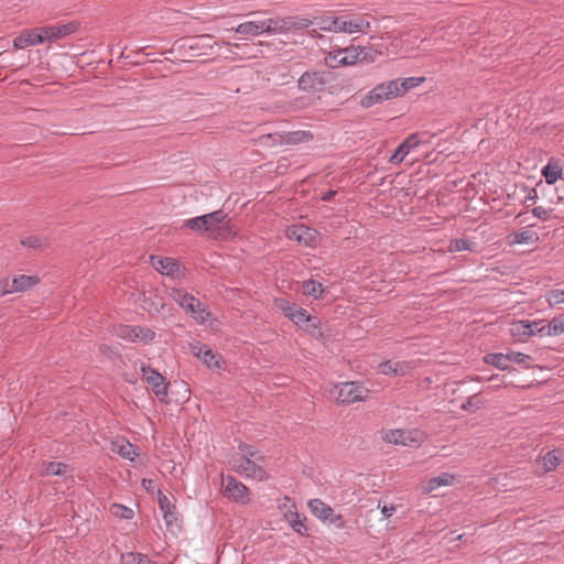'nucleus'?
<instances>
[{
    "mask_svg": "<svg viewBox=\"0 0 564 564\" xmlns=\"http://www.w3.org/2000/svg\"><path fill=\"white\" fill-rule=\"evenodd\" d=\"M313 24H315L321 31L346 34H365L368 33L371 28V23L366 15H357L352 13L316 17Z\"/></svg>",
    "mask_w": 564,
    "mask_h": 564,
    "instance_id": "obj_1",
    "label": "nucleus"
},
{
    "mask_svg": "<svg viewBox=\"0 0 564 564\" xmlns=\"http://www.w3.org/2000/svg\"><path fill=\"white\" fill-rule=\"evenodd\" d=\"M184 227L200 235H206L209 238L217 239L229 232L230 219L224 210L219 209L186 219Z\"/></svg>",
    "mask_w": 564,
    "mask_h": 564,
    "instance_id": "obj_2",
    "label": "nucleus"
},
{
    "mask_svg": "<svg viewBox=\"0 0 564 564\" xmlns=\"http://www.w3.org/2000/svg\"><path fill=\"white\" fill-rule=\"evenodd\" d=\"M170 296L198 324H205L212 316L207 305L183 289H171Z\"/></svg>",
    "mask_w": 564,
    "mask_h": 564,
    "instance_id": "obj_3",
    "label": "nucleus"
},
{
    "mask_svg": "<svg viewBox=\"0 0 564 564\" xmlns=\"http://www.w3.org/2000/svg\"><path fill=\"white\" fill-rule=\"evenodd\" d=\"M313 133L307 130L282 131L262 134L257 139L261 147L273 148L276 145H295L313 140Z\"/></svg>",
    "mask_w": 564,
    "mask_h": 564,
    "instance_id": "obj_4",
    "label": "nucleus"
},
{
    "mask_svg": "<svg viewBox=\"0 0 564 564\" xmlns=\"http://www.w3.org/2000/svg\"><path fill=\"white\" fill-rule=\"evenodd\" d=\"M329 394L337 403L349 404L366 400L369 390L362 383L349 381L336 384Z\"/></svg>",
    "mask_w": 564,
    "mask_h": 564,
    "instance_id": "obj_5",
    "label": "nucleus"
},
{
    "mask_svg": "<svg viewBox=\"0 0 564 564\" xmlns=\"http://www.w3.org/2000/svg\"><path fill=\"white\" fill-rule=\"evenodd\" d=\"M367 58V47L350 46L346 48H338L329 52L325 58V65L330 68H337L339 66L354 65L358 61Z\"/></svg>",
    "mask_w": 564,
    "mask_h": 564,
    "instance_id": "obj_6",
    "label": "nucleus"
},
{
    "mask_svg": "<svg viewBox=\"0 0 564 564\" xmlns=\"http://www.w3.org/2000/svg\"><path fill=\"white\" fill-rule=\"evenodd\" d=\"M329 83V73L319 69L305 70L297 79V89L312 96H319Z\"/></svg>",
    "mask_w": 564,
    "mask_h": 564,
    "instance_id": "obj_7",
    "label": "nucleus"
},
{
    "mask_svg": "<svg viewBox=\"0 0 564 564\" xmlns=\"http://www.w3.org/2000/svg\"><path fill=\"white\" fill-rule=\"evenodd\" d=\"M382 440L389 444L417 447L426 440V434L419 429H395L382 432Z\"/></svg>",
    "mask_w": 564,
    "mask_h": 564,
    "instance_id": "obj_8",
    "label": "nucleus"
},
{
    "mask_svg": "<svg viewBox=\"0 0 564 564\" xmlns=\"http://www.w3.org/2000/svg\"><path fill=\"white\" fill-rule=\"evenodd\" d=\"M285 29V22L280 19H265L247 21L236 28V32L243 35L258 36L261 34H276Z\"/></svg>",
    "mask_w": 564,
    "mask_h": 564,
    "instance_id": "obj_9",
    "label": "nucleus"
},
{
    "mask_svg": "<svg viewBox=\"0 0 564 564\" xmlns=\"http://www.w3.org/2000/svg\"><path fill=\"white\" fill-rule=\"evenodd\" d=\"M141 373L143 380L147 382L151 391L159 398L160 401H164L169 395L170 386L165 377L150 365H142Z\"/></svg>",
    "mask_w": 564,
    "mask_h": 564,
    "instance_id": "obj_10",
    "label": "nucleus"
},
{
    "mask_svg": "<svg viewBox=\"0 0 564 564\" xmlns=\"http://www.w3.org/2000/svg\"><path fill=\"white\" fill-rule=\"evenodd\" d=\"M510 335L517 340H524L534 335L546 336V328L542 321H514L510 325Z\"/></svg>",
    "mask_w": 564,
    "mask_h": 564,
    "instance_id": "obj_11",
    "label": "nucleus"
},
{
    "mask_svg": "<svg viewBox=\"0 0 564 564\" xmlns=\"http://www.w3.org/2000/svg\"><path fill=\"white\" fill-rule=\"evenodd\" d=\"M392 80L377 85L365 97L361 98L360 105L364 108H370L386 100L398 97Z\"/></svg>",
    "mask_w": 564,
    "mask_h": 564,
    "instance_id": "obj_12",
    "label": "nucleus"
},
{
    "mask_svg": "<svg viewBox=\"0 0 564 564\" xmlns=\"http://www.w3.org/2000/svg\"><path fill=\"white\" fill-rule=\"evenodd\" d=\"M116 335L131 343L149 344L155 338V333L145 326L120 325Z\"/></svg>",
    "mask_w": 564,
    "mask_h": 564,
    "instance_id": "obj_13",
    "label": "nucleus"
},
{
    "mask_svg": "<svg viewBox=\"0 0 564 564\" xmlns=\"http://www.w3.org/2000/svg\"><path fill=\"white\" fill-rule=\"evenodd\" d=\"M426 133H412L405 138L402 143L395 149L389 159V163L392 165H399L403 162L408 154L415 150L422 143L427 142L424 140Z\"/></svg>",
    "mask_w": 564,
    "mask_h": 564,
    "instance_id": "obj_14",
    "label": "nucleus"
},
{
    "mask_svg": "<svg viewBox=\"0 0 564 564\" xmlns=\"http://www.w3.org/2000/svg\"><path fill=\"white\" fill-rule=\"evenodd\" d=\"M232 469L247 477L258 481H262L268 478L267 471L252 459H246L242 457H234L231 460Z\"/></svg>",
    "mask_w": 564,
    "mask_h": 564,
    "instance_id": "obj_15",
    "label": "nucleus"
},
{
    "mask_svg": "<svg viewBox=\"0 0 564 564\" xmlns=\"http://www.w3.org/2000/svg\"><path fill=\"white\" fill-rule=\"evenodd\" d=\"M224 491L231 500L247 505L250 502L249 489L232 476H224L221 481Z\"/></svg>",
    "mask_w": 564,
    "mask_h": 564,
    "instance_id": "obj_16",
    "label": "nucleus"
},
{
    "mask_svg": "<svg viewBox=\"0 0 564 564\" xmlns=\"http://www.w3.org/2000/svg\"><path fill=\"white\" fill-rule=\"evenodd\" d=\"M285 236L290 240H295L302 246L311 247L315 245L317 240V232L316 230L303 225H292L286 228Z\"/></svg>",
    "mask_w": 564,
    "mask_h": 564,
    "instance_id": "obj_17",
    "label": "nucleus"
},
{
    "mask_svg": "<svg viewBox=\"0 0 564 564\" xmlns=\"http://www.w3.org/2000/svg\"><path fill=\"white\" fill-rule=\"evenodd\" d=\"M39 283V278L36 275H17L10 282L8 279L3 281L2 285V294H10L15 292H25L32 286Z\"/></svg>",
    "mask_w": 564,
    "mask_h": 564,
    "instance_id": "obj_18",
    "label": "nucleus"
},
{
    "mask_svg": "<svg viewBox=\"0 0 564 564\" xmlns=\"http://www.w3.org/2000/svg\"><path fill=\"white\" fill-rule=\"evenodd\" d=\"M44 34L42 28L25 30L20 35L14 37L13 45L18 50H23L29 46H35L44 43Z\"/></svg>",
    "mask_w": 564,
    "mask_h": 564,
    "instance_id": "obj_19",
    "label": "nucleus"
},
{
    "mask_svg": "<svg viewBox=\"0 0 564 564\" xmlns=\"http://www.w3.org/2000/svg\"><path fill=\"white\" fill-rule=\"evenodd\" d=\"M311 512L323 521L336 522L340 516H336L334 509L321 499H311L308 501Z\"/></svg>",
    "mask_w": 564,
    "mask_h": 564,
    "instance_id": "obj_20",
    "label": "nucleus"
},
{
    "mask_svg": "<svg viewBox=\"0 0 564 564\" xmlns=\"http://www.w3.org/2000/svg\"><path fill=\"white\" fill-rule=\"evenodd\" d=\"M78 28L77 23L57 24L42 28L45 41H55L73 34Z\"/></svg>",
    "mask_w": 564,
    "mask_h": 564,
    "instance_id": "obj_21",
    "label": "nucleus"
},
{
    "mask_svg": "<svg viewBox=\"0 0 564 564\" xmlns=\"http://www.w3.org/2000/svg\"><path fill=\"white\" fill-rule=\"evenodd\" d=\"M379 372L384 376H405L413 369L410 361L386 360L378 366Z\"/></svg>",
    "mask_w": 564,
    "mask_h": 564,
    "instance_id": "obj_22",
    "label": "nucleus"
},
{
    "mask_svg": "<svg viewBox=\"0 0 564 564\" xmlns=\"http://www.w3.org/2000/svg\"><path fill=\"white\" fill-rule=\"evenodd\" d=\"M150 262L158 272L169 276H175L180 270L178 262L172 258L151 256Z\"/></svg>",
    "mask_w": 564,
    "mask_h": 564,
    "instance_id": "obj_23",
    "label": "nucleus"
},
{
    "mask_svg": "<svg viewBox=\"0 0 564 564\" xmlns=\"http://www.w3.org/2000/svg\"><path fill=\"white\" fill-rule=\"evenodd\" d=\"M111 451L131 462L139 455V448L124 438L112 441Z\"/></svg>",
    "mask_w": 564,
    "mask_h": 564,
    "instance_id": "obj_24",
    "label": "nucleus"
},
{
    "mask_svg": "<svg viewBox=\"0 0 564 564\" xmlns=\"http://www.w3.org/2000/svg\"><path fill=\"white\" fill-rule=\"evenodd\" d=\"M159 508L167 527L176 522V507L162 491H159Z\"/></svg>",
    "mask_w": 564,
    "mask_h": 564,
    "instance_id": "obj_25",
    "label": "nucleus"
},
{
    "mask_svg": "<svg viewBox=\"0 0 564 564\" xmlns=\"http://www.w3.org/2000/svg\"><path fill=\"white\" fill-rule=\"evenodd\" d=\"M563 174V166L561 162L551 158L545 166L542 169V175L545 182L550 185L555 184Z\"/></svg>",
    "mask_w": 564,
    "mask_h": 564,
    "instance_id": "obj_26",
    "label": "nucleus"
},
{
    "mask_svg": "<svg viewBox=\"0 0 564 564\" xmlns=\"http://www.w3.org/2000/svg\"><path fill=\"white\" fill-rule=\"evenodd\" d=\"M563 462L564 454L558 449L550 451L538 459V464L542 466L543 473H549L555 469Z\"/></svg>",
    "mask_w": 564,
    "mask_h": 564,
    "instance_id": "obj_27",
    "label": "nucleus"
},
{
    "mask_svg": "<svg viewBox=\"0 0 564 564\" xmlns=\"http://www.w3.org/2000/svg\"><path fill=\"white\" fill-rule=\"evenodd\" d=\"M425 82V77H405V78H397L393 79L392 83L395 85L394 90L397 96H403L409 90L419 87L421 84Z\"/></svg>",
    "mask_w": 564,
    "mask_h": 564,
    "instance_id": "obj_28",
    "label": "nucleus"
},
{
    "mask_svg": "<svg viewBox=\"0 0 564 564\" xmlns=\"http://www.w3.org/2000/svg\"><path fill=\"white\" fill-rule=\"evenodd\" d=\"M192 349L194 351V355L202 359L204 364H206L208 367L217 366L218 365V358L217 355L213 352L210 348H208L206 345H202L199 343L192 346Z\"/></svg>",
    "mask_w": 564,
    "mask_h": 564,
    "instance_id": "obj_29",
    "label": "nucleus"
},
{
    "mask_svg": "<svg viewBox=\"0 0 564 564\" xmlns=\"http://www.w3.org/2000/svg\"><path fill=\"white\" fill-rule=\"evenodd\" d=\"M455 476L448 473H442L441 475L433 477L427 480L424 486L425 492H432L440 487L451 486L454 484Z\"/></svg>",
    "mask_w": 564,
    "mask_h": 564,
    "instance_id": "obj_30",
    "label": "nucleus"
},
{
    "mask_svg": "<svg viewBox=\"0 0 564 564\" xmlns=\"http://www.w3.org/2000/svg\"><path fill=\"white\" fill-rule=\"evenodd\" d=\"M539 240V235L530 229H523L521 231L514 232L512 238V243L516 245H530L534 243Z\"/></svg>",
    "mask_w": 564,
    "mask_h": 564,
    "instance_id": "obj_31",
    "label": "nucleus"
},
{
    "mask_svg": "<svg viewBox=\"0 0 564 564\" xmlns=\"http://www.w3.org/2000/svg\"><path fill=\"white\" fill-rule=\"evenodd\" d=\"M477 248V243L473 240L466 239V238H457L454 240H451L448 250L451 252H458V251H475Z\"/></svg>",
    "mask_w": 564,
    "mask_h": 564,
    "instance_id": "obj_32",
    "label": "nucleus"
},
{
    "mask_svg": "<svg viewBox=\"0 0 564 564\" xmlns=\"http://www.w3.org/2000/svg\"><path fill=\"white\" fill-rule=\"evenodd\" d=\"M484 361L488 365L497 367L500 370L508 369L507 354H501V352L487 354L484 357Z\"/></svg>",
    "mask_w": 564,
    "mask_h": 564,
    "instance_id": "obj_33",
    "label": "nucleus"
},
{
    "mask_svg": "<svg viewBox=\"0 0 564 564\" xmlns=\"http://www.w3.org/2000/svg\"><path fill=\"white\" fill-rule=\"evenodd\" d=\"M67 470V465L59 462H50L43 465V474L46 476L64 475Z\"/></svg>",
    "mask_w": 564,
    "mask_h": 564,
    "instance_id": "obj_34",
    "label": "nucleus"
},
{
    "mask_svg": "<svg viewBox=\"0 0 564 564\" xmlns=\"http://www.w3.org/2000/svg\"><path fill=\"white\" fill-rule=\"evenodd\" d=\"M546 328V336H558L564 334V316L554 317L550 321Z\"/></svg>",
    "mask_w": 564,
    "mask_h": 564,
    "instance_id": "obj_35",
    "label": "nucleus"
},
{
    "mask_svg": "<svg viewBox=\"0 0 564 564\" xmlns=\"http://www.w3.org/2000/svg\"><path fill=\"white\" fill-rule=\"evenodd\" d=\"M485 404V400L479 394L467 398L460 405L464 411L473 412L479 410Z\"/></svg>",
    "mask_w": 564,
    "mask_h": 564,
    "instance_id": "obj_36",
    "label": "nucleus"
},
{
    "mask_svg": "<svg viewBox=\"0 0 564 564\" xmlns=\"http://www.w3.org/2000/svg\"><path fill=\"white\" fill-rule=\"evenodd\" d=\"M122 564H152L148 556L141 553L129 552L121 555Z\"/></svg>",
    "mask_w": 564,
    "mask_h": 564,
    "instance_id": "obj_37",
    "label": "nucleus"
},
{
    "mask_svg": "<svg viewBox=\"0 0 564 564\" xmlns=\"http://www.w3.org/2000/svg\"><path fill=\"white\" fill-rule=\"evenodd\" d=\"M274 305L280 310L286 317H291L294 311L297 308L295 303L290 302L284 297H278L274 300Z\"/></svg>",
    "mask_w": 564,
    "mask_h": 564,
    "instance_id": "obj_38",
    "label": "nucleus"
},
{
    "mask_svg": "<svg viewBox=\"0 0 564 564\" xmlns=\"http://www.w3.org/2000/svg\"><path fill=\"white\" fill-rule=\"evenodd\" d=\"M286 519L294 531L300 534H304L307 530L304 522L301 520L300 514L296 511H289L286 513Z\"/></svg>",
    "mask_w": 564,
    "mask_h": 564,
    "instance_id": "obj_39",
    "label": "nucleus"
},
{
    "mask_svg": "<svg viewBox=\"0 0 564 564\" xmlns=\"http://www.w3.org/2000/svg\"><path fill=\"white\" fill-rule=\"evenodd\" d=\"M303 290L305 294L311 295L315 299H318L324 292L322 283L314 280H308L304 282Z\"/></svg>",
    "mask_w": 564,
    "mask_h": 564,
    "instance_id": "obj_40",
    "label": "nucleus"
},
{
    "mask_svg": "<svg viewBox=\"0 0 564 564\" xmlns=\"http://www.w3.org/2000/svg\"><path fill=\"white\" fill-rule=\"evenodd\" d=\"M242 458L246 459H256V460H262L263 456L259 454V452L251 445H248L246 443H240L238 446Z\"/></svg>",
    "mask_w": 564,
    "mask_h": 564,
    "instance_id": "obj_41",
    "label": "nucleus"
},
{
    "mask_svg": "<svg viewBox=\"0 0 564 564\" xmlns=\"http://www.w3.org/2000/svg\"><path fill=\"white\" fill-rule=\"evenodd\" d=\"M547 303L551 306L564 304V290L554 289L546 294Z\"/></svg>",
    "mask_w": 564,
    "mask_h": 564,
    "instance_id": "obj_42",
    "label": "nucleus"
},
{
    "mask_svg": "<svg viewBox=\"0 0 564 564\" xmlns=\"http://www.w3.org/2000/svg\"><path fill=\"white\" fill-rule=\"evenodd\" d=\"M507 359L508 364L514 362L519 365H527L531 360V357L520 351H510L507 354Z\"/></svg>",
    "mask_w": 564,
    "mask_h": 564,
    "instance_id": "obj_43",
    "label": "nucleus"
},
{
    "mask_svg": "<svg viewBox=\"0 0 564 564\" xmlns=\"http://www.w3.org/2000/svg\"><path fill=\"white\" fill-rule=\"evenodd\" d=\"M290 319L296 324V325H301L303 323H306V322H310L311 321V316L307 314V311L302 308V307H299L294 311L293 315L290 317Z\"/></svg>",
    "mask_w": 564,
    "mask_h": 564,
    "instance_id": "obj_44",
    "label": "nucleus"
},
{
    "mask_svg": "<svg viewBox=\"0 0 564 564\" xmlns=\"http://www.w3.org/2000/svg\"><path fill=\"white\" fill-rule=\"evenodd\" d=\"M21 243L24 247H28V248H31V249H41L44 246H46V241L44 239H41V238L35 237V236H29V237L24 238L21 241Z\"/></svg>",
    "mask_w": 564,
    "mask_h": 564,
    "instance_id": "obj_45",
    "label": "nucleus"
},
{
    "mask_svg": "<svg viewBox=\"0 0 564 564\" xmlns=\"http://www.w3.org/2000/svg\"><path fill=\"white\" fill-rule=\"evenodd\" d=\"M534 217L545 220L549 217V210L542 206H536L532 209Z\"/></svg>",
    "mask_w": 564,
    "mask_h": 564,
    "instance_id": "obj_46",
    "label": "nucleus"
},
{
    "mask_svg": "<svg viewBox=\"0 0 564 564\" xmlns=\"http://www.w3.org/2000/svg\"><path fill=\"white\" fill-rule=\"evenodd\" d=\"M394 512H395V506H393V505H390V506L384 505V506L381 508V513H382L386 518H390Z\"/></svg>",
    "mask_w": 564,
    "mask_h": 564,
    "instance_id": "obj_47",
    "label": "nucleus"
},
{
    "mask_svg": "<svg viewBox=\"0 0 564 564\" xmlns=\"http://www.w3.org/2000/svg\"><path fill=\"white\" fill-rule=\"evenodd\" d=\"M527 196L525 198L531 202H535L538 199V192L534 188H527Z\"/></svg>",
    "mask_w": 564,
    "mask_h": 564,
    "instance_id": "obj_48",
    "label": "nucleus"
},
{
    "mask_svg": "<svg viewBox=\"0 0 564 564\" xmlns=\"http://www.w3.org/2000/svg\"><path fill=\"white\" fill-rule=\"evenodd\" d=\"M119 508L122 509V513H121L122 518L130 519L132 517V510L131 509L126 508V507H121V506Z\"/></svg>",
    "mask_w": 564,
    "mask_h": 564,
    "instance_id": "obj_49",
    "label": "nucleus"
},
{
    "mask_svg": "<svg viewBox=\"0 0 564 564\" xmlns=\"http://www.w3.org/2000/svg\"><path fill=\"white\" fill-rule=\"evenodd\" d=\"M463 535H464V534H455V532H452V533H451L449 541L454 542V541L462 540Z\"/></svg>",
    "mask_w": 564,
    "mask_h": 564,
    "instance_id": "obj_50",
    "label": "nucleus"
},
{
    "mask_svg": "<svg viewBox=\"0 0 564 564\" xmlns=\"http://www.w3.org/2000/svg\"><path fill=\"white\" fill-rule=\"evenodd\" d=\"M338 529H343L344 528V520L343 518L340 517V520H337L336 522H333Z\"/></svg>",
    "mask_w": 564,
    "mask_h": 564,
    "instance_id": "obj_51",
    "label": "nucleus"
},
{
    "mask_svg": "<svg viewBox=\"0 0 564 564\" xmlns=\"http://www.w3.org/2000/svg\"><path fill=\"white\" fill-rule=\"evenodd\" d=\"M334 194L335 192L330 191L323 197V199L327 202L333 197Z\"/></svg>",
    "mask_w": 564,
    "mask_h": 564,
    "instance_id": "obj_52",
    "label": "nucleus"
},
{
    "mask_svg": "<svg viewBox=\"0 0 564 564\" xmlns=\"http://www.w3.org/2000/svg\"><path fill=\"white\" fill-rule=\"evenodd\" d=\"M2 550V545L0 544V551Z\"/></svg>",
    "mask_w": 564,
    "mask_h": 564,
    "instance_id": "obj_53",
    "label": "nucleus"
}]
</instances>
